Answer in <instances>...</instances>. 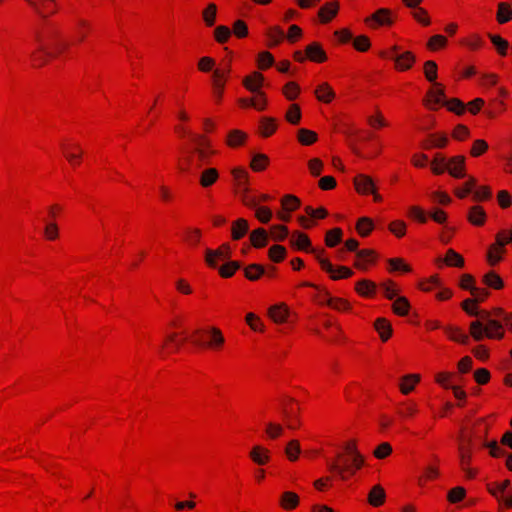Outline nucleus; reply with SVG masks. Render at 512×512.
<instances>
[{"label":"nucleus","mask_w":512,"mask_h":512,"mask_svg":"<svg viewBox=\"0 0 512 512\" xmlns=\"http://www.w3.org/2000/svg\"><path fill=\"white\" fill-rule=\"evenodd\" d=\"M388 264L390 272L409 273L412 271L411 266L402 258H391L388 260Z\"/></svg>","instance_id":"54"},{"label":"nucleus","mask_w":512,"mask_h":512,"mask_svg":"<svg viewBox=\"0 0 512 512\" xmlns=\"http://www.w3.org/2000/svg\"><path fill=\"white\" fill-rule=\"evenodd\" d=\"M448 144L445 134H430L422 143L424 149L444 148Z\"/></svg>","instance_id":"30"},{"label":"nucleus","mask_w":512,"mask_h":512,"mask_svg":"<svg viewBox=\"0 0 512 512\" xmlns=\"http://www.w3.org/2000/svg\"><path fill=\"white\" fill-rule=\"evenodd\" d=\"M394 62V69L398 72L410 70L416 63V55L412 51H403L400 54L391 55Z\"/></svg>","instance_id":"12"},{"label":"nucleus","mask_w":512,"mask_h":512,"mask_svg":"<svg viewBox=\"0 0 512 512\" xmlns=\"http://www.w3.org/2000/svg\"><path fill=\"white\" fill-rule=\"evenodd\" d=\"M354 187L357 193L361 195H368L370 193H374V190L376 188L373 179L365 174H359L355 176L354 180Z\"/></svg>","instance_id":"17"},{"label":"nucleus","mask_w":512,"mask_h":512,"mask_svg":"<svg viewBox=\"0 0 512 512\" xmlns=\"http://www.w3.org/2000/svg\"><path fill=\"white\" fill-rule=\"evenodd\" d=\"M367 122L369 126L374 129H381L388 126L387 120L379 109L375 110V112L368 117Z\"/></svg>","instance_id":"60"},{"label":"nucleus","mask_w":512,"mask_h":512,"mask_svg":"<svg viewBox=\"0 0 512 512\" xmlns=\"http://www.w3.org/2000/svg\"><path fill=\"white\" fill-rule=\"evenodd\" d=\"M301 453L300 442L296 439L290 440L285 447V455L291 462L298 460Z\"/></svg>","instance_id":"48"},{"label":"nucleus","mask_w":512,"mask_h":512,"mask_svg":"<svg viewBox=\"0 0 512 512\" xmlns=\"http://www.w3.org/2000/svg\"><path fill=\"white\" fill-rule=\"evenodd\" d=\"M300 503L299 496L292 491H285L279 498V505L284 510H294Z\"/></svg>","instance_id":"28"},{"label":"nucleus","mask_w":512,"mask_h":512,"mask_svg":"<svg viewBox=\"0 0 512 512\" xmlns=\"http://www.w3.org/2000/svg\"><path fill=\"white\" fill-rule=\"evenodd\" d=\"M231 257V247L229 244H222L217 249H206L205 262L211 268H216L219 261L227 260Z\"/></svg>","instance_id":"9"},{"label":"nucleus","mask_w":512,"mask_h":512,"mask_svg":"<svg viewBox=\"0 0 512 512\" xmlns=\"http://www.w3.org/2000/svg\"><path fill=\"white\" fill-rule=\"evenodd\" d=\"M376 260L377 253L374 250H359L355 256L354 267L361 271H367L371 266L375 264Z\"/></svg>","instance_id":"14"},{"label":"nucleus","mask_w":512,"mask_h":512,"mask_svg":"<svg viewBox=\"0 0 512 512\" xmlns=\"http://www.w3.org/2000/svg\"><path fill=\"white\" fill-rule=\"evenodd\" d=\"M386 492L385 489L380 485H374L367 496V501L372 507H380L385 503Z\"/></svg>","instance_id":"24"},{"label":"nucleus","mask_w":512,"mask_h":512,"mask_svg":"<svg viewBox=\"0 0 512 512\" xmlns=\"http://www.w3.org/2000/svg\"><path fill=\"white\" fill-rule=\"evenodd\" d=\"M445 333L447 336L456 342L466 344L468 342V335H466L460 328L455 326L445 327Z\"/></svg>","instance_id":"53"},{"label":"nucleus","mask_w":512,"mask_h":512,"mask_svg":"<svg viewBox=\"0 0 512 512\" xmlns=\"http://www.w3.org/2000/svg\"><path fill=\"white\" fill-rule=\"evenodd\" d=\"M443 104H445L444 90L439 83H435L427 92L426 98L424 99V105L430 110H436Z\"/></svg>","instance_id":"13"},{"label":"nucleus","mask_w":512,"mask_h":512,"mask_svg":"<svg viewBox=\"0 0 512 512\" xmlns=\"http://www.w3.org/2000/svg\"><path fill=\"white\" fill-rule=\"evenodd\" d=\"M476 184L477 180L474 177L469 176L466 182L461 187H458L454 190V194L458 198L464 199L465 197H467L468 194L474 191Z\"/></svg>","instance_id":"49"},{"label":"nucleus","mask_w":512,"mask_h":512,"mask_svg":"<svg viewBox=\"0 0 512 512\" xmlns=\"http://www.w3.org/2000/svg\"><path fill=\"white\" fill-rule=\"evenodd\" d=\"M283 416H284L285 426L288 429L296 430V429L300 428L301 421H300V419L298 417L297 412L294 411L292 408L290 410H286L284 412Z\"/></svg>","instance_id":"55"},{"label":"nucleus","mask_w":512,"mask_h":512,"mask_svg":"<svg viewBox=\"0 0 512 512\" xmlns=\"http://www.w3.org/2000/svg\"><path fill=\"white\" fill-rule=\"evenodd\" d=\"M266 36L268 38V46L274 47L283 41L284 31L279 26H273L268 28Z\"/></svg>","instance_id":"42"},{"label":"nucleus","mask_w":512,"mask_h":512,"mask_svg":"<svg viewBox=\"0 0 512 512\" xmlns=\"http://www.w3.org/2000/svg\"><path fill=\"white\" fill-rule=\"evenodd\" d=\"M448 173L454 178H464L466 176V159L458 155L447 160L446 165Z\"/></svg>","instance_id":"15"},{"label":"nucleus","mask_w":512,"mask_h":512,"mask_svg":"<svg viewBox=\"0 0 512 512\" xmlns=\"http://www.w3.org/2000/svg\"><path fill=\"white\" fill-rule=\"evenodd\" d=\"M392 310L399 316L408 315L410 310L409 300L404 296L397 297L392 304Z\"/></svg>","instance_id":"45"},{"label":"nucleus","mask_w":512,"mask_h":512,"mask_svg":"<svg viewBox=\"0 0 512 512\" xmlns=\"http://www.w3.org/2000/svg\"><path fill=\"white\" fill-rule=\"evenodd\" d=\"M423 73L427 81L435 84L438 76V66L435 61L427 60L423 65Z\"/></svg>","instance_id":"50"},{"label":"nucleus","mask_w":512,"mask_h":512,"mask_svg":"<svg viewBox=\"0 0 512 512\" xmlns=\"http://www.w3.org/2000/svg\"><path fill=\"white\" fill-rule=\"evenodd\" d=\"M483 283L495 290L502 289L504 286L502 278L493 271H490L483 276Z\"/></svg>","instance_id":"57"},{"label":"nucleus","mask_w":512,"mask_h":512,"mask_svg":"<svg viewBox=\"0 0 512 512\" xmlns=\"http://www.w3.org/2000/svg\"><path fill=\"white\" fill-rule=\"evenodd\" d=\"M202 19L207 27H212L216 23L217 6L214 3L208 4L202 11Z\"/></svg>","instance_id":"43"},{"label":"nucleus","mask_w":512,"mask_h":512,"mask_svg":"<svg viewBox=\"0 0 512 512\" xmlns=\"http://www.w3.org/2000/svg\"><path fill=\"white\" fill-rule=\"evenodd\" d=\"M374 328L383 342L391 338L393 329L390 321L386 318H377L374 322Z\"/></svg>","instance_id":"26"},{"label":"nucleus","mask_w":512,"mask_h":512,"mask_svg":"<svg viewBox=\"0 0 512 512\" xmlns=\"http://www.w3.org/2000/svg\"><path fill=\"white\" fill-rule=\"evenodd\" d=\"M305 54L308 60L315 63H323L327 60V54L318 42H312L307 45Z\"/></svg>","instance_id":"19"},{"label":"nucleus","mask_w":512,"mask_h":512,"mask_svg":"<svg viewBox=\"0 0 512 512\" xmlns=\"http://www.w3.org/2000/svg\"><path fill=\"white\" fill-rule=\"evenodd\" d=\"M229 75L230 69H214L211 78L212 87L225 88Z\"/></svg>","instance_id":"41"},{"label":"nucleus","mask_w":512,"mask_h":512,"mask_svg":"<svg viewBox=\"0 0 512 512\" xmlns=\"http://www.w3.org/2000/svg\"><path fill=\"white\" fill-rule=\"evenodd\" d=\"M496 20L499 24H505L512 20V7L507 2L497 4Z\"/></svg>","instance_id":"38"},{"label":"nucleus","mask_w":512,"mask_h":512,"mask_svg":"<svg viewBox=\"0 0 512 512\" xmlns=\"http://www.w3.org/2000/svg\"><path fill=\"white\" fill-rule=\"evenodd\" d=\"M43 20L42 29L35 32V39L39 43V50L50 57L60 55L68 47L63 39L60 28L57 24L48 20L45 9L50 5H56L55 0H25Z\"/></svg>","instance_id":"1"},{"label":"nucleus","mask_w":512,"mask_h":512,"mask_svg":"<svg viewBox=\"0 0 512 512\" xmlns=\"http://www.w3.org/2000/svg\"><path fill=\"white\" fill-rule=\"evenodd\" d=\"M249 224L244 218H239L232 222L231 225V237L233 240H240L248 232Z\"/></svg>","instance_id":"35"},{"label":"nucleus","mask_w":512,"mask_h":512,"mask_svg":"<svg viewBox=\"0 0 512 512\" xmlns=\"http://www.w3.org/2000/svg\"><path fill=\"white\" fill-rule=\"evenodd\" d=\"M321 269L329 274L332 280L348 279L353 276L354 272L346 266H334L328 258L324 256V250H312Z\"/></svg>","instance_id":"5"},{"label":"nucleus","mask_w":512,"mask_h":512,"mask_svg":"<svg viewBox=\"0 0 512 512\" xmlns=\"http://www.w3.org/2000/svg\"><path fill=\"white\" fill-rule=\"evenodd\" d=\"M297 138L302 145H312L317 141V134L312 130L301 128L298 130Z\"/></svg>","instance_id":"63"},{"label":"nucleus","mask_w":512,"mask_h":512,"mask_svg":"<svg viewBox=\"0 0 512 512\" xmlns=\"http://www.w3.org/2000/svg\"><path fill=\"white\" fill-rule=\"evenodd\" d=\"M250 460L257 466H266L272 459L271 450L261 444H255L249 450Z\"/></svg>","instance_id":"11"},{"label":"nucleus","mask_w":512,"mask_h":512,"mask_svg":"<svg viewBox=\"0 0 512 512\" xmlns=\"http://www.w3.org/2000/svg\"><path fill=\"white\" fill-rule=\"evenodd\" d=\"M300 205L301 201L295 195L288 194L281 199V207L284 211L287 212H293L297 210Z\"/></svg>","instance_id":"56"},{"label":"nucleus","mask_w":512,"mask_h":512,"mask_svg":"<svg viewBox=\"0 0 512 512\" xmlns=\"http://www.w3.org/2000/svg\"><path fill=\"white\" fill-rule=\"evenodd\" d=\"M488 432L489 424L486 418L466 421L458 437V451L467 449L468 452L473 453L475 449L481 448L486 444Z\"/></svg>","instance_id":"2"},{"label":"nucleus","mask_w":512,"mask_h":512,"mask_svg":"<svg viewBox=\"0 0 512 512\" xmlns=\"http://www.w3.org/2000/svg\"><path fill=\"white\" fill-rule=\"evenodd\" d=\"M267 315L273 323L282 325L290 322L292 312L286 303L279 302L268 308Z\"/></svg>","instance_id":"8"},{"label":"nucleus","mask_w":512,"mask_h":512,"mask_svg":"<svg viewBox=\"0 0 512 512\" xmlns=\"http://www.w3.org/2000/svg\"><path fill=\"white\" fill-rule=\"evenodd\" d=\"M267 238H268L267 232L263 228L255 229L250 234L251 244L255 248L264 247L267 244Z\"/></svg>","instance_id":"47"},{"label":"nucleus","mask_w":512,"mask_h":512,"mask_svg":"<svg viewBox=\"0 0 512 512\" xmlns=\"http://www.w3.org/2000/svg\"><path fill=\"white\" fill-rule=\"evenodd\" d=\"M278 128L276 119L272 117H263L259 123V133L262 137L268 138L272 136Z\"/></svg>","instance_id":"32"},{"label":"nucleus","mask_w":512,"mask_h":512,"mask_svg":"<svg viewBox=\"0 0 512 512\" xmlns=\"http://www.w3.org/2000/svg\"><path fill=\"white\" fill-rule=\"evenodd\" d=\"M413 19L424 27L431 25V18L428 11L423 7L414 8L411 13Z\"/></svg>","instance_id":"58"},{"label":"nucleus","mask_w":512,"mask_h":512,"mask_svg":"<svg viewBox=\"0 0 512 512\" xmlns=\"http://www.w3.org/2000/svg\"><path fill=\"white\" fill-rule=\"evenodd\" d=\"M459 454V464L466 477L472 479L476 476L477 471L471 468L473 453H470L464 449L462 451H458Z\"/></svg>","instance_id":"23"},{"label":"nucleus","mask_w":512,"mask_h":512,"mask_svg":"<svg viewBox=\"0 0 512 512\" xmlns=\"http://www.w3.org/2000/svg\"><path fill=\"white\" fill-rule=\"evenodd\" d=\"M264 433L269 440H276L284 433V426L275 421H268L264 424Z\"/></svg>","instance_id":"37"},{"label":"nucleus","mask_w":512,"mask_h":512,"mask_svg":"<svg viewBox=\"0 0 512 512\" xmlns=\"http://www.w3.org/2000/svg\"><path fill=\"white\" fill-rule=\"evenodd\" d=\"M480 318L472 321L469 326V333L475 341H482L484 338L491 340L504 338L505 330L501 322L490 318L488 312H482Z\"/></svg>","instance_id":"4"},{"label":"nucleus","mask_w":512,"mask_h":512,"mask_svg":"<svg viewBox=\"0 0 512 512\" xmlns=\"http://www.w3.org/2000/svg\"><path fill=\"white\" fill-rule=\"evenodd\" d=\"M220 173L215 167H206L201 170L198 182L201 188L208 189L218 182Z\"/></svg>","instance_id":"16"},{"label":"nucleus","mask_w":512,"mask_h":512,"mask_svg":"<svg viewBox=\"0 0 512 512\" xmlns=\"http://www.w3.org/2000/svg\"><path fill=\"white\" fill-rule=\"evenodd\" d=\"M205 341L203 346L211 351H221L225 345V337L217 326H210L205 330Z\"/></svg>","instance_id":"7"},{"label":"nucleus","mask_w":512,"mask_h":512,"mask_svg":"<svg viewBox=\"0 0 512 512\" xmlns=\"http://www.w3.org/2000/svg\"><path fill=\"white\" fill-rule=\"evenodd\" d=\"M460 43L470 51L480 50L484 46V40L478 33H470L460 40Z\"/></svg>","instance_id":"33"},{"label":"nucleus","mask_w":512,"mask_h":512,"mask_svg":"<svg viewBox=\"0 0 512 512\" xmlns=\"http://www.w3.org/2000/svg\"><path fill=\"white\" fill-rule=\"evenodd\" d=\"M290 242L299 250H304L313 253L312 250L314 249L311 248V241L305 233L299 231L294 232L291 235Z\"/></svg>","instance_id":"31"},{"label":"nucleus","mask_w":512,"mask_h":512,"mask_svg":"<svg viewBox=\"0 0 512 512\" xmlns=\"http://www.w3.org/2000/svg\"><path fill=\"white\" fill-rule=\"evenodd\" d=\"M334 461L329 463V469L339 475L342 480L354 475L364 465V457L358 451L354 441H348Z\"/></svg>","instance_id":"3"},{"label":"nucleus","mask_w":512,"mask_h":512,"mask_svg":"<svg viewBox=\"0 0 512 512\" xmlns=\"http://www.w3.org/2000/svg\"><path fill=\"white\" fill-rule=\"evenodd\" d=\"M454 373L449 371H440L434 375L435 382L444 389H450L453 385L451 384Z\"/></svg>","instance_id":"62"},{"label":"nucleus","mask_w":512,"mask_h":512,"mask_svg":"<svg viewBox=\"0 0 512 512\" xmlns=\"http://www.w3.org/2000/svg\"><path fill=\"white\" fill-rule=\"evenodd\" d=\"M314 95L318 101L325 103V104L331 103L336 97V93H335L334 89L327 82L320 83L315 88Z\"/></svg>","instance_id":"20"},{"label":"nucleus","mask_w":512,"mask_h":512,"mask_svg":"<svg viewBox=\"0 0 512 512\" xmlns=\"http://www.w3.org/2000/svg\"><path fill=\"white\" fill-rule=\"evenodd\" d=\"M264 273V267L259 264H250L244 269V275L250 281H257Z\"/></svg>","instance_id":"59"},{"label":"nucleus","mask_w":512,"mask_h":512,"mask_svg":"<svg viewBox=\"0 0 512 512\" xmlns=\"http://www.w3.org/2000/svg\"><path fill=\"white\" fill-rule=\"evenodd\" d=\"M270 164L269 157L264 153H256L250 161V168L254 172H262L267 169Z\"/></svg>","instance_id":"36"},{"label":"nucleus","mask_w":512,"mask_h":512,"mask_svg":"<svg viewBox=\"0 0 512 512\" xmlns=\"http://www.w3.org/2000/svg\"><path fill=\"white\" fill-rule=\"evenodd\" d=\"M197 157V166L202 167L211 162V159L218 154L212 141L206 136H200L196 141L194 150Z\"/></svg>","instance_id":"6"},{"label":"nucleus","mask_w":512,"mask_h":512,"mask_svg":"<svg viewBox=\"0 0 512 512\" xmlns=\"http://www.w3.org/2000/svg\"><path fill=\"white\" fill-rule=\"evenodd\" d=\"M441 279L439 275L435 274L426 279H422L418 282V288L423 292H432L441 288Z\"/></svg>","instance_id":"39"},{"label":"nucleus","mask_w":512,"mask_h":512,"mask_svg":"<svg viewBox=\"0 0 512 512\" xmlns=\"http://www.w3.org/2000/svg\"><path fill=\"white\" fill-rule=\"evenodd\" d=\"M338 10L339 3L337 1L326 3L324 6L320 8L318 12L320 21L322 23H327L331 21L337 15Z\"/></svg>","instance_id":"29"},{"label":"nucleus","mask_w":512,"mask_h":512,"mask_svg":"<svg viewBox=\"0 0 512 512\" xmlns=\"http://www.w3.org/2000/svg\"><path fill=\"white\" fill-rule=\"evenodd\" d=\"M505 248L500 247L493 243L487 252V262L490 266H496L501 260L502 256L505 253Z\"/></svg>","instance_id":"40"},{"label":"nucleus","mask_w":512,"mask_h":512,"mask_svg":"<svg viewBox=\"0 0 512 512\" xmlns=\"http://www.w3.org/2000/svg\"><path fill=\"white\" fill-rule=\"evenodd\" d=\"M182 345V340L179 338V334L176 332H171L167 334L164 343L163 349L167 351H175Z\"/></svg>","instance_id":"61"},{"label":"nucleus","mask_w":512,"mask_h":512,"mask_svg":"<svg viewBox=\"0 0 512 512\" xmlns=\"http://www.w3.org/2000/svg\"><path fill=\"white\" fill-rule=\"evenodd\" d=\"M447 44L448 40L444 35L436 34L428 39L426 47L428 50L435 52L445 48Z\"/></svg>","instance_id":"46"},{"label":"nucleus","mask_w":512,"mask_h":512,"mask_svg":"<svg viewBox=\"0 0 512 512\" xmlns=\"http://www.w3.org/2000/svg\"><path fill=\"white\" fill-rule=\"evenodd\" d=\"M374 229L373 220L369 217H361L356 223V231L361 237H367Z\"/></svg>","instance_id":"44"},{"label":"nucleus","mask_w":512,"mask_h":512,"mask_svg":"<svg viewBox=\"0 0 512 512\" xmlns=\"http://www.w3.org/2000/svg\"><path fill=\"white\" fill-rule=\"evenodd\" d=\"M248 138L246 132L239 129H232L227 133L225 144L232 149L244 146Z\"/></svg>","instance_id":"21"},{"label":"nucleus","mask_w":512,"mask_h":512,"mask_svg":"<svg viewBox=\"0 0 512 512\" xmlns=\"http://www.w3.org/2000/svg\"><path fill=\"white\" fill-rule=\"evenodd\" d=\"M264 83V76L259 72H253L243 79L244 87L250 92H261L260 89Z\"/></svg>","instance_id":"25"},{"label":"nucleus","mask_w":512,"mask_h":512,"mask_svg":"<svg viewBox=\"0 0 512 512\" xmlns=\"http://www.w3.org/2000/svg\"><path fill=\"white\" fill-rule=\"evenodd\" d=\"M487 214L483 207L475 205L472 206L467 214V220L474 226H483L486 222Z\"/></svg>","instance_id":"27"},{"label":"nucleus","mask_w":512,"mask_h":512,"mask_svg":"<svg viewBox=\"0 0 512 512\" xmlns=\"http://www.w3.org/2000/svg\"><path fill=\"white\" fill-rule=\"evenodd\" d=\"M302 117L301 108L298 104H290L286 113L285 119L292 125L300 123Z\"/></svg>","instance_id":"52"},{"label":"nucleus","mask_w":512,"mask_h":512,"mask_svg":"<svg viewBox=\"0 0 512 512\" xmlns=\"http://www.w3.org/2000/svg\"><path fill=\"white\" fill-rule=\"evenodd\" d=\"M444 262L446 265L451 266V267H463L464 266L463 257L453 249H449L446 252Z\"/></svg>","instance_id":"64"},{"label":"nucleus","mask_w":512,"mask_h":512,"mask_svg":"<svg viewBox=\"0 0 512 512\" xmlns=\"http://www.w3.org/2000/svg\"><path fill=\"white\" fill-rule=\"evenodd\" d=\"M489 39L497 50L498 54L501 56H506L509 49V43L506 39L502 38L500 35L489 34Z\"/></svg>","instance_id":"51"},{"label":"nucleus","mask_w":512,"mask_h":512,"mask_svg":"<svg viewBox=\"0 0 512 512\" xmlns=\"http://www.w3.org/2000/svg\"><path fill=\"white\" fill-rule=\"evenodd\" d=\"M236 190H245L250 186L249 172L243 167H233L230 171Z\"/></svg>","instance_id":"18"},{"label":"nucleus","mask_w":512,"mask_h":512,"mask_svg":"<svg viewBox=\"0 0 512 512\" xmlns=\"http://www.w3.org/2000/svg\"><path fill=\"white\" fill-rule=\"evenodd\" d=\"M420 374H406L399 380V390L403 395H408L414 391L417 384L420 382Z\"/></svg>","instance_id":"22"},{"label":"nucleus","mask_w":512,"mask_h":512,"mask_svg":"<svg viewBox=\"0 0 512 512\" xmlns=\"http://www.w3.org/2000/svg\"><path fill=\"white\" fill-rule=\"evenodd\" d=\"M365 24L373 29L393 24L392 12L387 8H380L364 20Z\"/></svg>","instance_id":"10"},{"label":"nucleus","mask_w":512,"mask_h":512,"mask_svg":"<svg viewBox=\"0 0 512 512\" xmlns=\"http://www.w3.org/2000/svg\"><path fill=\"white\" fill-rule=\"evenodd\" d=\"M355 291L362 297H373L376 293V284L373 281L363 279L355 284Z\"/></svg>","instance_id":"34"}]
</instances>
